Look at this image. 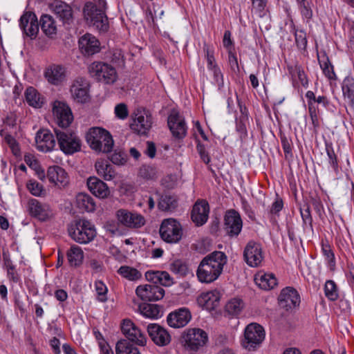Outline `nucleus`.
Masks as SVG:
<instances>
[{"label": "nucleus", "instance_id": "1", "mask_svg": "<svg viewBox=\"0 0 354 354\" xmlns=\"http://www.w3.org/2000/svg\"><path fill=\"white\" fill-rule=\"evenodd\" d=\"M227 260L226 254L221 251H214L205 256L200 262L196 270L199 281L210 283L216 281L222 274Z\"/></svg>", "mask_w": 354, "mask_h": 354}, {"label": "nucleus", "instance_id": "2", "mask_svg": "<svg viewBox=\"0 0 354 354\" xmlns=\"http://www.w3.org/2000/svg\"><path fill=\"white\" fill-rule=\"evenodd\" d=\"M105 7L106 1H86L83 8L86 23L102 32H106L109 29Z\"/></svg>", "mask_w": 354, "mask_h": 354}, {"label": "nucleus", "instance_id": "3", "mask_svg": "<svg viewBox=\"0 0 354 354\" xmlns=\"http://www.w3.org/2000/svg\"><path fill=\"white\" fill-rule=\"evenodd\" d=\"M86 140L90 147L97 152L111 151L114 141L111 134L102 127H92L86 135Z\"/></svg>", "mask_w": 354, "mask_h": 354}, {"label": "nucleus", "instance_id": "4", "mask_svg": "<svg viewBox=\"0 0 354 354\" xmlns=\"http://www.w3.org/2000/svg\"><path fill=\"white\" fill-rule=\"evenodd\" d=\"M68 230L71 239L80 244L88 243L96 236L94 225L86 219L75 220Z\"/></svg>", "mask_w": 354, "mask_h": 354}, {"label": "nucleus", "instance_id": "5", "mask_svg": "<svg viewBox=\"0 0 354 354\" xmlns=\"http://www.w3.org/2000/svg\"><path fill=\"white\" fill-rule=\"evenodd\" d=\"M60 150L66 155H72L81 150L82 140L73 131L54 129Z\"/></svg>", "mask_w": 354, "mask_h": 354}, {"label": "nucleus", "instance_id": "6", "mask_svg": "<svg viewBox=\"0 0 354 354\" xmlns=\"http://www.w3.org/2000/svg\"><path fill=\"white\" fill-rule=\"evenodd\" d=\"M90 75L97 82L110 84L114 83L117 80V72L115 68L105 62H94L88 66Z\"/></svg>", "mask_w": 354, "mask_h": 354}, {"label": "nucleus", "instance_id": "7", "mask_svg": "<svg viewBox=\"0 0 354 354\" xmlns=\"http://www.w3.org/2000/svg\"><path fill=\"white\" fill-rule=\"evenodd\" d=\"M265 339L264 328L257 323L248 324L245 328L242 346L248 351H255L260 347Z\"/></svg>", "mask_w": 354, "mask_h": 354}, {"label": "nucleus", "instance_id": "8", "mask_svg": "<svg viewBox=\"0 0 354 354\" xmlns=\"http://www.w3.org/2000/svg\"><path fill=\"white\" fill-rule=\"evenodd\" d=\"M159 233L161 239L168 243H178L182 239L183 228L174 218L164 219L160 225Z\"/></svg>", "mask_w": 354, "mask_h": 354}, {"label": "nucleus", "instance_id": "9", "mask_svg": "<svg viewBox=\"0 0 354 354\" xmlns=\"http://www.w3.org/2000/svg\"><path fill=\"white\" fill-rule=\"evenodd\" d=\"M120 328L122 334L126 337L125 339L129 341L130 343L140 346L146 345V335L131 319H123L120 324Z\"/></svg>", "mask_w": 354, "mask_h": 354}, {"label": "nucleus", "instance_id": "10", "mask_svg": "<svg viewBox=\"0 0 354 354\" xmlns=\"http://www.w3.org/2000/svg\"><path fill=\"white\" fill-rule=\"evenodd\" d=\"M29 215L40 221H46L53 216V211L49 204L36 198H30L27 203Z\"/></svg>", "mask_w": 354, "mask_h": 354}, {"label": "nucleus", "instance_id": "11", "mask_svg": "<svg viewBox=\"0 0 354 354\" xmlns=\"http://www.w3.org/2000/svg\"><path fill=\"white\" fill-rule=\"evenodd\" d=\"M223 229L230 237H236L241 233L243 227V221L240 214L235 209L226 211L224 216Z\"/></svg>", "mask_w": 354, "mask_h": 354}, {"label": "nucleus", "instance_id": "12", "mask_svg": "<svg viewBox=\"0 0 354 354\" xmlns=\"http://www.w3.org/2000/svg\"><path fill=\"white\" fill-rule=\"evenodd\" d=\"M185 345L192 351H197L207 342V334L201 328H189L183 335Z\"/></svg>", "mask_w": 354, "mask_h": 354}, {"label": "nucleus", "instance_id": "13", "mask_svg": "<svg viewBox=\"0 0 354 354\" xmlns=\"http://www.w3.org/2000/svg\"><path fill=\"white\" fill-rule=\"evenodd\" d=\"M19 27L26 37L35 39L39 30L36 15L31 11L24 12L19 19Z\"/></svg>", "mask_w": 354, "mask_h": 354}, {"label": "nucleus", "instance_id": "14", "mask_svg": "<svg viewBox=\"0 0 354 354\" xmlns=\"http://www.w3.org/2000/svg\"><path fill=\"white\" fill-rule=\"evenodd\" d=\"M116 217L119 223L126 227L132 229L140 228L146 223L145 218L142 215L124 209L117 211Z\"/></svg>", "mask_w": 354, "mask_h": 354}, {"label": "nucleus", "instance_id": "15", "mask_svg": "<svg viewBox=\"0 0 354 354\" xmlns=\"http://www.w3.org/2000/svg\"><path fill=\"white\" fill-rule=\"evenodd\" d=\"M53 112L57 124L62 129H66L73 120L71 110L65 102L55 101Z\"/></svg>", "mask_w": 354, "mask_h": 354}, {"label": "nucleus", "instance_id": "16", "mask_svg": "<svg viewBox=\"0 0 354 354\" xmlns=\"http://www.w3.org/2000/svg\"><path fill=\"white\" fill-rule=\"evenodd\" d=\"M152 125V117L149 112L145 109L138 110L135 114L131 129L140 135H146Z\"/></svg>", "mask_w": 354, "mask_h": 354}, {"label": "nucleus", "instance_id": "17", "mask_svg": "<svg viewBox=\"0 0 354 354\" xmlns=\"http://www.w3.org/2000/svg\"><path fill=\"white\" fill-rule=\"evenodd\" d=\"M136 293L143 301H153L161 299L165 295V290L160 286L154 284L138 286Z\"/></svg>", "mask_w": 354, "mask_h": 354}, {"label": "nucleus", "instance_id": "18", "mask_svg": "<svg viewBox=\"0 0 354 354\" xmlns=\"http://www.w3.org/2000/svg\"><path fill=\"white\" fill-rule=\"evenodd\" d=\"M278 301L281 308L288 310L299 305L300 296L294 288L286 287L281 291Z\"/></svg>", "mask_w": 354, "mask_h": 354}, {"label": "nucleus", "instance_id": "19", "mask_svg": "<svg viewBox=\"0 0 354 354\" xmlns=\"http://www.w3.org/2000/svg\"><path fill=\"white\" fill-rule=\"evenodd\" d=\"M149 336L155 344L158 346L168 345L171 337L168 331L158 324H149L147 328Z\"/></svg>", "mask_w": 354, "mask_h": 354}, {"label": "nucleus", "instance_id": "20", "mask_svg": "<svg viewBox=\"0 0 354 354\" xmlns=\"http://www.w3.org/2000/svg\"><path fill=\"white\" fill-rule=\"evenodd\" d=\"M243 257L248 266H258L263 259L261 245L253 241H249L244 249Z\"/></svg>", "mask_w": 354, "mask_h": 354}, {"label": "nucleus", "instance_id": "21", "mask_svg": "<svg viewBox=\"0 0 354 354\" xmlns=\"http://www.w3.org/2000/svg\"><path fill=\"white\" fill-rule=\"evenodd\" d=\"M209 203L205 200H198L192 207L191 218L197 226L203 225L208 219Z\"/></svg>", "mask_w": 354, "mask_h": 354}, {"label": "nucleus", "instance_id": "22", "mask_svg": "<svg viewBox=\"0 0 354 354\" xmlns=\"http://www.w3.org/2000/svg\"><path fill=\"white\" fill-rule=\"evenodd\" d=\"M167 124L175 138L183 139L186 136L187 127L184 118L178 113H171L169 115Z\"/></svg>", "mask_w": 354, "mask_h": 354}, {"label": "nucleus", "instance_id": "23", "mask_svg": "<svg viewBox=\"0 0 354 354\" xmlns=\"http://www.w3.org/2000/svg\"><path fill=\"white\" fill-rule=\"evenodd\" d=\"M192 315L186 308H180L169 314L167 323L172 328H178L186 326L191 320Z\"/></svg>", "mask_w": 354, "mask_h": 354}, {"label": "nucleus", "instance_id": "24", "mask_svg": "<svg viewBox=\"0 0 354 354\" xmlns=\"http://www.w3.org/2000/svg\"><path fill=\"white\" fill-rule=\"evenodd\" d=\"M37 149L42 152H48L52 151L56 142L53 135L48 129L39 130L35 136Z\"/></svg>", "mask_w": 354, "mask_h": 354}, {"label": "nucleus", "instance_id": "25", "mask_svg": "<svg viewBox=\"0 0 354 354\" xmlns=\"http://www.w3.org/2000/svg\"><path fill=\"white\" fill-rule=\"evenodd\" d=\"M50 8L64 23L70 24L73 21V8L66 1H53Z\"/></svg>", "mask_w": 354, "mask_h": 354}, {"label": "nucleus", "instance_id": "26", "mask_svg": "<svg viewBox=\"0 0 354 354\" xmlns=\"http://www.w3.org/2000/svg\"><path fill=\"white\" fill-rule=\"evenodd\" d=\"M100 41L91 34H85L79 39V47L81 52L85 55H93L100 50Z\"/></svg>", "mask_w": 354, "mask_h": 354}, {"label": "nucleus", "instance_id": "27", "mask_svg": "<svg viewBox=\"0 0 354 354\" xmlns=\"http://www.w3.org/2000/svg\"><path fill=\"white\" fill-rule=\"evenodd\" d=\"M86 184L89 191L99 198H106L110 194L107 185L95 176L89 177Z\"/></svg>", "mask_w": 354, "mask_h": 354}, {"label": "nucleus", "instance_id": "28", "mask_svg": "<svg viewBox=\"0 0 354 354\" xmlns=\"http://www.w3.org/2000/svg\"><path fill=\"white\" fill-rule=\"evenodd\" d=\"M49 181L59 187H65L69 182L68 176L65 170L59 166L50 167L47 171Z\"/></svg>", "mask_w": 354, "mask_h": 354}, {"label": "nucleus", "instance_id": "29", "mask_svg": "<svg viewBox=\"0 0 354 354\" xmlns=\"http://www.w3.org/2000/svg\"><path fill=\"white\" fill-rule=\"evenodd\" d=\"M44 76L53 85H59L65 78V70L61 65L53 64L46 68Z\"/></svg>", "mask_w": 354, "mask_h": 354}, {"label": "nucleus", "instance_id": "30", "mask_svg": "<svg viewBox=\"0 0 354 354\" xmlns=\"http://www.w3.org/2000/svg\"><path fill=\"white\" fill-rule=\"evenodd\" d=\"M71 92L75 101L80 103H85L89 98L88 84L83 81L77 80L71 88Z\"/></svg>", "mask_w": 354, "mask_h": 354}, {"label": "nucleus", "instance_id": "31", "mask_svg": "<svg viewBox=\"0 0 354 354\" xmlns=\"http://www.w3.org/2000/svg\"><path fill=\"white\" fill-rule=\"evenodd\" d=\"M256 284L265 290L274 288L277 285V280L272 273L259 272L254 277Z\"/></svg>", "mask_w": 354, "mask_h": 354}, {"label": "nucleus", "instance_id": "32", "mask_svg": "<svg viewBox=\"0 0 354 354\" xmlns=\"http://www.w3.org/2000/svg\"><path fill=\"white\" fill-rule=\"evenodd\" d=\"M42 32L49 38H53L57 35V28L55 20L49 15H42L40 17L39 26Z\"/></svg>", "mask_w": 354, "mask_h": 354}, {"label": "nucleus", "instance_id": "33", "mask_svg": "<svg viewBox=\"0 0 354 354\" xmlns=\"http://www.w3.org/2000/svg\"><path fill=\"white\" fill-rule=\"evenodd\" d=\"M342 90L344 100L354 110V78L346 76L342 81Z\"/></svg>", "mask_w": 354, "mask_h": 354}, {"label": "nucleus", "instance_id": "34", "mask_svg": "<svg viewBox=\"0 0 354 354\" xmlns=\"http://www.w3.org/2000/svg\"><path fill=\"white\" fill-rule=\"evenodd\" d=\"M147 280L153 283H160L164 286H169L173 284V279L166 271H147L145 273Z\"/></svg>", "mask_w": 354, "mask_h": 354}, {"label": "nucleus", "instance_id": "35", "mask_svg": "<svg viewBox=\"0 0 354 354\" xmlns=\"http://www.w3.org/2000/svg\"><path fill=\"white\" fill-rule=\"evenodd\" d=\"M220 299V292L217 290H214L202 294L198 299V302L207 309H214L218 306Z\"/></svg>", "mask_w": 354, "mask_h": 354}, {"label": "nucleus", "instance_id": "36", "mask_svg": "<svg viewBox=\"0 0 354 354\" xmlns=\"http://www.w3.org/2000/svg\"><path fill=\"white\" fill-rule=\"evenodd\" d=\"M317 59L324 75L330 80H336L337 75L334 71V67L330 63L328 57L325 52L317 54Z\"/></svg>", "mask_w": 354, "mask_h": 354}, {"label": "nucleus", "instance_id": "37", "mask_svg": "<svg viewBox=\"0 0 354 354\" xmlns=\"http://www.w3.org/2000/svg\"><path fill=\"white\" fill-rule=\"evenodd\" d=\"M66 257L71 266L79 267L83 263L84 252L80 246L72 245L66 252Z\"/></svg>", "mask_w": 354, "mask_h": 354}, {"label": "nucleus", "instance_id": "38", "mask_svg": "<svg viewBox=\"0 0 354 354\" xmlns=\"http://www.w3.org/2000/svg\"><path fill=\"white\" fill-rule=\"evenodd\" d=\"M97 174L105 180H111L115 176V172L113 166L109 164L108 160H97L95 165Z\"/></svg>", "mask_w": 354, "mask_h": 354}, {"label": "nucleus", "instance_id": "39", "mask_svg": "<svg viewBox=\"0 0 354 354\" xmlns=\"http://www.w3.org/2000/svg\"><path fill=\"white\" fill-rule=\"evenodd\" d=\"M24 95L26 102L34 108H40L44 103V97L32 86L26 89Z\"/></svg>", "mask_w": 354, "mask_h": 354}, {"label": "nucleus", "instance_id": "40", "mask_svg": "<svg viewBox=\"0 0 354 354\" xmlns=\"http://www.w3.org/2000/svg\"><path fill=\"white\" fill-rule=\"evenodd\" d=\"M76 203L77 207L82 211L92 212L95 209L94 199L86 193L81 192L76 196Z\"/></svg>", "mask_w": 354, "mask_h": 354}, {"label": "nucleus", "instance_id": "41", "mask_svg": "<svg viewBox=\"0 0 354 354\" xmlns=\"http://www.w3.org/2000/svg\"><path fill=\"white\" fill-rule=\"evenodd\" d=\"M244 303L239 298H233L227 301L225 306V315L229 317H237L242 311Z\"/></svg>", "mask_w": 354, "mask_h": 354}, {"label": "nucleus", "instance_id": "42", "mask_svg": "<svg viewBox=\"0 0 354 354\" xmlns=\"http://www.w3.org/2000/svg\"><path fill=\"white\" fill-rule=\"evenodd\" d=\"M140 313L145 317L158 319L162 316L161 308L157 304H142L138 306Z\"/></svg>", "mask_w": 354, "mask_h": 354}, {"label": "nucleus", "instance_id": "43", "mask_svg": "<svg viewBox=\"0 0 354 354\" xmlns=\"http://www.w3.org/2000/svg\"><path fill=\"white\" fill-rule=\"evenodd\" d=\"M127 339H121L115 345L116 354H140L138 348Z\"/></svg>", "mask_w": 354, "mask_h": 354}, {"label": "nucleus", "instance_id": "44", "mask_svg": "<svg viewBox=\"0 0 354 354\" xmlns=\"http://www.w3.org/2000/svg\"><path fill=\"white\" fill-rule=\"evenodd\" d=\"M117 272L129 281H138L142 278V273L138 270L129 266H122Z\"/></svg>", "mask_w": 354, "mask_h": 354}, {"label": "nucleus", "instance_id": "45", "mask_svg": "<svg viewBox=\"0 0 354 354\" xmlns=\"http://www.w3.org/2000/svg\"><path fill=\"white\" fill-rule=\"evenodd\" d=\"M178 206L176 198L170 195H162L160 198L158 207L159 209L165 212H172Z\"/></svg>", "mask_w": 354, "mask_h": 354}, {"label": "nucleus", "instance_id": "46", "mask_svg": "<svg viewBox=\"0 0 354 354\" xmlns=\"http://www.w3.org/2000/svg\"><path fill=\"white\" fill-rule=\"evenodd\" d=\"M322 252L330 270L333 271L336 266L335 254L330 245L327 241L322 242Z\"/></svg>", "mask_w": 354, "mask_h": 354}, {"label": "nucleus", "instance_id": "47", "mask_svg": "<svg viewBox=\"0 0 354 354\" xmlns=\"http://www.w3.org/2000/svg\"><path fill=\"white\" fill-rule=\"evenodd\" d=\"M325 296L330 301H335L339 297L338 288L333 280H327L324 285Z\"/></svg>", "mask_w": 354, "mask_h": 354}, {"label": "nucleus", "instance_id": "48", "mask_svg": "<svg viewBox=\"0 0 354 354\" xmlns=\"http://www.w3.org/2000/svg\"><path fill=\"white\" fill-rule=\"evenodd\" d=\"M28 190L35 196L43 197L46 194V191L44 186L34 179H31L26 183Z\"/></svg>", "mask_w": 354, "mask_h": 354}, {"label": "nucleus", "instance_id": "49", "mask_svg": "<svg viewBox=\"0 0 354 354\" xmlns=\"http://www.w3.org/2000/svg\"><path fill=\"white\" fill-rule=\"evenodd\" d=\"M170 270L179 277H185L189 272V268L185 262L177 259L170 264Z\"/></svg>", "mask_w": 354, "mask_h": 354}, {"label": "nucleus", "instance_id": "50", "mask_svg": "<svg viewBox=\"0 0 354 354\" xmlns=\"http://www.w3.org/2000/svg\"><path fill=\"white\" fill-rule=\"evenodd\" d=\"M248 122V117L247 115H240L239 118L236 119V130L239 134V138L243 140L248 137V131L246 124Z\"/></svg>", "mask_w": 354, "mask_h": 354}, {"label": "nucleus", "instance_id": "51", "mask_svg": "<svg viewBox=\"0 0 354 354\" xmlns=\"http://www.w3.org/2000/svg\"><path fill=\"white\" fill-rule=\"evenodd\" d=\"M300 214L303 221V225H308L310 230H313V217L310 212V207L308 203H305L302 207L299 208Z\"/></svg>", "mask_w": 354, "mask_h": 354}, {"label": "nucleus", "instance_id": "52", "mask_svg": "<svg viewBox=\"0 0 354 354\" xmlns=\"http://www.w3.org/2000/svg\"><path fill=\"white\" fill-rule=\"evenodd\" d=\"M326 151L328 157V162L336 174L339 171V161L335 154L332 144H326Z\"/></svg>", "mask_w": 354, "mask_h": 354}, {"label": "nucleus", "instance_id": "53", "mask_svg": "<svg viewBox=\"0 0 354 354\" xmlns=\"http://www.w3.org/2000/svg\"><path fill=\"white\" fill-rule=\"evenodd\" d=\"M139 176L146 180H155L157 178L156 168L151 165H142L138 172Z\"/></svg>", "mask_w": 354, "mask_h": 354}, {"label": "nucleus", "instance_id": "54", "mask_svg": "<svg viewBox=\"0 0 354 354\" xmlns=\"http://www.w3.org/2000/svg\"><path fill=\"white\" fill-rule=\"evenodd\" d=\"M0 136L3 139L4 142L9 146L15 154L19 151V145L16 139L12 135L2 129L0 131Z\"/></svg>", "mask_w": 354, "mask_h": 354}, {"label": "nucleus", "instance_id": "55", "mask_svg": "<svg viewBox=\"0 0 354 354\" xmlns=\"http://www.w3.org/2000/svg\"><path fill=\"white\" fill-rule=\"evenodd\" d=\"M203 51L205 53V56L207 59L208 70L212 68H214V66H218L215 61L214 55V51L213 47L207 44H204Z\"/></svg>", "mask_w": 354, "mask_h": 354}, {"label": "nucleus", "instance_id": "56", "mask_svg": "<svg viewBox=\"0 0 354 354\" xmlns=\"http://www.w3.org/2000/svg\"><path fill=\"white\" fill-rule=\"evenodd\" d=\"M281 146L285 154V158L288 159L292 157V142L290 138L286 137L284 134L280 135Z\"/></svg>", "mask_w": 354, "mask_h": 354}, {"label": "nucleus", "instance_id": "57", "mask_svg": "<svg viewBox=\"0 0 354 354\" xmlns=\"http://www.w3.org/2000/svg\"><path fill=\"white\" fill-rule=\"evenodd\" d=\"M313 1H299V9L304 18L309 21L313 17Z\"/></svg>", "mask_w": 354, "mask_h": 354}, {"label": "nucleus", "instance_id": "58", "mask_svg": "<svg viewBox=\"0 0 354 354\" xmlns=\"http://www.w3.org/2000/svg\"><path fill=\"white\" fill-rule=\"evenodd\" d=\"M95 290L97 295V299L101 302L107 301L108 289L106 286L102 281H97L95 283Z\"/></svg>", "mask_w": 354, "mask_h": 354}, {"label": "nucleus", "instance_id": "59", "mask_svg": "<svg viewBox=\"0 0 354 354\" xmlns=\"http://www.w3.org/2000/svg\"><path fill=\"white\" fill-rule=\"evenodd\" d=\"M309 203L312 205L319 216L322 217L324 212V208L320 197L317 194L310 195L309 197Z\"/></svg>", "mask_w": 354, "mask_h": 354}, {"label": "nucleus", "instance_id": "60", "mask_svg": "<svg viewBox=\"0 0 354 354\" xmlns=\"http://www.w3.org/2000/svg\"><path fill=\"white\" fill-rule=\"evenodd\" d=\"M252 11L259 17H263L266 15L268 10L266 8V1H252Z\"/></svg>", "mask_w": 354, "mask_h": 354}, {"label": "nucleus", "instance_id": "61", "mask_svg": "<svg viewBox=\"0 0 354 354\" xmlns=\"http://www.w3.org/2000/svg\"><path fill=\"white\" fill-rule=\"evenodd\" d=\"M295 37L297 47L300 49L305 50L307 46L306 32L303 30L297 31L295 34Z\"/></svg>", "mask_w": 354, "mask_h": 354}, {"label": "nucleus", "instance_id": "62", "mask_svg": "<svg viewBox=\"0 0 354 354\" xmlns=\"http://www.w3.org/2000/svg\"><path fill=\"white\" fill-rule=\"evenodd\" d=\"M228 54V62L230 66L231 70L235 73H238L240 71L237 57L236 55L235 50H229L227 52Z\"/></svg>", "mask_w": 354, "mask_h": 354}, {"label": "nucleus", "instance_id": "63", "mask_svg": "<svg viewBox=\"0 0 354 354\" xmlns=\"http://www.w3.org/2000/svg\"><path fill=\"white\" fill-rule=\"evenodd\" d=\"M110 160L115 165H124L127 161V155L122 151H115L111 156Z\"/></svg>", "mask_w": 354, "mask_h": 354}, {"label": "nucleus", "instance_id": "64", "mask_svg": "<svg viewBox=\"0 0 354 354\" xmlns=\"http://www.w3.org/2000/svg\"><path fill=\"white\" fill-rule=\"evenodd\" d=\"M223 44L229 52V50H235L234 41L231 38V32L230 30H225L223 39Z\"/></svg>", "mask_w": 354, "mask_h": 354}]
</instances>
